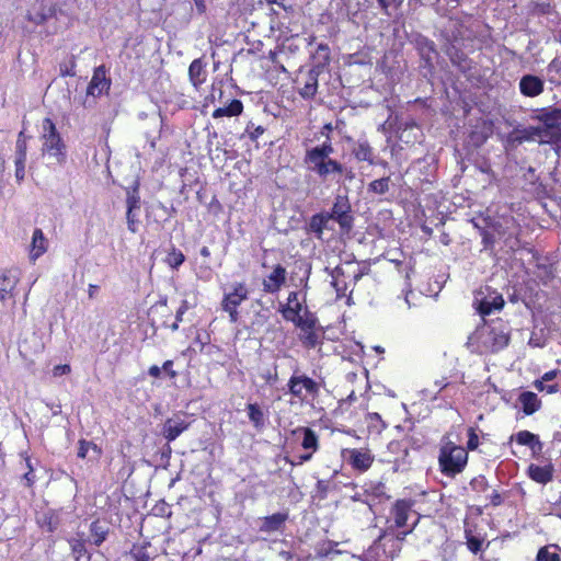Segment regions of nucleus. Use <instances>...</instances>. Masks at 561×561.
<instances>
[{
	"mask_svg": "<svg viewBox=\"0 0 561 561\" xmlns=\"http://www.w3.org/2000/svg\"><path fill=\"white\" fill-rule=\"evenodd\" d=\"M507 327L500 321L483 323L468 337L467 346L479 354L495 353L507 346Z\"/></svg>",
	"mask_w": 561,
	"mask_h": 561,
	"instance_id": "nucleus-1",
	"label": "nucleus"
},
{
	"mask_svg": "<svg viewBox=\"0 0 561 561\" xmlns=\"http://www.w3.org/2000/svg\"><path fill=\"white\" fill-rule=\"evenodd\" d=\"M334 148L330 140L312 147L306 151L304 162L308 170L314 172L320 179H334L336 174H343L345 168L336 160L331 159Z\"/></svg>",
	"mask_w": 561,
	"mask_h": 561,
	"instance_id": "nucleus-2",
	"label": "nucleus"
},
{
	"mask_svg": "<svg viewBox=\"0 0 561 561\" xmlns=\"http://www.w3.org/2000/svg\"><path fill=\"white\" fill-rule=\"evenodd\" d=\"M468 462V453L453 442L445 443L439 450L438 463L442 473L447 477H455L463 471Z\"/></svg>",
	"mask_w": 561,
	"mask_h": 561,
	"instance_id": "nucleus-3",
	"label": "nucleus"
},
{
	"mask_svg": "<svg viewBox=\"0 0 561 561\" xmlns=\"http://www.w3.org/2000/svg\"><path fill=\"white\" fill-rule=\"evenodd\" d=\"M42 129L43 153L54 159L57 164H64L67 159L66 146L54 122L48 117L45 118L42 124Z\"/></svg>",
	"mask_w": 561,
	"mask_h": 561,
	"instance_id": "nucleus-4",
	"label": "nucleus"
},
{
	"mask_svg": "<svg viewBox=\"0 0 561 561\" xmlns=\"http://www.w3.org/2000/svg\"><path fill=\"white\" fill-rule=\"evenodd\" d=\"M250 290L244 282H236L229 286L221 300V309L229 314L231 323L239 320L238 307L249 299Z\"/></svg>",
	"mask_w": 561,
	"mask_h": 561,
	"instance_id": "nucleus-5",
	"label": "nucleus"
},
{
	"mask_svg": "<svg viewBox=\"0 0 561 561\" xmlns=\"http://www.w3.org/2000/svg\"><path fill=\"white\" fill-rule=\"evenodd\" d=\"M332 221H336L342 231L348 232L354 225V217L352 215L351 203L345 195H337L334 199L333 206L328 211Z\"/></svg>",
	"mask_w": 561,
	"mask_h": 561,
	"instance_id": "nucleus-6",
	"label": "nucleus"
},
{
	"mask_svg": "<svg viewBox=\"0 0 561 561\" xmlns=\"http://www.w3.org/2000/svg\"><path fill=\"white\" fill-rule=\"evenodd\" d=\"M288 392L294 397L304 401L306 399V394H310L311 397H317L320 391L319 383L312 378L306 375H296L294 374L288 382Z\"/></svg>",
	"mask_w": 561,
	"mask_h": 561,
	"instance_id": "nucleus-7",
	"label": "nucleus"
},
{
	"mask_svg": "<svg viewBox=\"0 0 561 561\" xmlns=\"http://www.w3.org/2000/svg\"><path fill=\"white\" fill-rule=\"evenodd\" d=\"M287 271L280 264L273 267V271L263 279V290L267 294H276L286 282Z\"/></svg>",
	"mask_w": 561,
	"mask_h": 561,
	"instance_id": "nucleus-8",
	"label": "nucleus"
},
{
	"mask_svg": "<svg viewBox=\"0 0 561 561\" xmlns=\"http://www.w3.org/2000/svg\"><path fill=\"white\" fill-rule=\"evenodd\" d=\"M20 280V272L11 268L0 274V300L5 301L13 298V290Z\"/></svg>",
	"mask_w": 561,
	"mask_h": 561,
	"instance_id": "nucleus-9",
	"label": "nucleus"
},
{
	"mask_svg": "<svg viewBox=\"0 0 561 561\" xmlns=\"http://www.w3.org/2000/svg\"><path fill=\"white\" fill-rule=\"evenodd\" d=\"M190 426V422L182 419L180 415H174L168 419L162 428V435L168 442H173Z\"/></svg>",
	"mask_w": 561,
	"mask_h": 561,
	"instance_id": "nucleus-10",
	"label": "nucleus"
},
{
	"mask_svg": "<svg viewBox=\"0 0 561 561\" xmlns=\"http://www.w3.org/2000/svg\"><path fill=\"white\" fill-rule=\"evenodd\" d=\"M332 219L328 211L313 215L308 224V230L313 233L318 239H322L324 230H333L331 226Z\"/></svg>",
	"mask_w": 561,
	"mask_h": 561,
	"instance_id": "nucleus-11",
	"label": "nucleus"
},
{
	"mask_svg": "<svg viewBox=\"0 0 561 561\" xmlns=\"http://www.w3.org/2000/svg\"><path fill=\"white\" fill-rule=\"evenodd\" d=\"M111 80L106 78L105 72H93V77L87 88V96H100L110 89Z\"/></svg>",
	"mask_w": 561,
	"mask_h": 561,
	"instance_id": "nucleus-12",
	"label": "nucleus"
},
{
	"mask_svg": "<svg viewBox=\"0 0 561 561\" xmlns=\"http://www.w3.org/2000/svg\"><path fill=\"white\" fill-rule=\"evenodd\" d=\"M519 89L526 96H537L543 90V81L537 76L526 75L520 79Z\"/></svg>",
	"mask_w": 561,
	"mask_h": 561,
	"instance_id": "nucleus-13",
	"label": "nucleus"
},
{
	"mask_svg": "<svg viewBox=\"0 0 561 561\" xmlns=\"http://www.w3.org/2000/svg\"><path fill=\"white\" fill-rule=\"evenodd\" d=\"M350 462L353 468L366 471L371 467L374 456L368 450L354 448L350 450Z\"/></svg>",
	"mask_w": 561,
	"mask_h": 561,
	"instance_id": "nucleus-14",
	"label": "nucleus"
},
{
	"mask_svg": "<svg viewBox=\"0 0 561 561\" xmlns=\"http://www.w3.org/2000/svg\"><path fill=\"white\" fill-rule=\"evenodd\" d=\"M419 53H420L421 59L423 60L421 68L431 70L436 67L438 54L435 50L434 44L432 42H428V41L420 42L419 43Z\"/></svg>",
	"mask_w": 561,
	"mask_h": 561,
	"instance_id": "nucleus-15",
	"label": "nucleus"
},
{
	"mask_svg": "<svg viewBox=\"0 0 561 561\" xmlns=\"http://www.w3.org/2000/svg\"><path fill=\"white\" fill-rule=\"evenodd\" d=\"M476 301L478 304L477 309L482 317L489 316L493 311L502 309L504 306L503 297L495 293L480 300L477 299Z\"/></svg>",
	"mask_w": 561,
	"mask_h": 561,
	"instance_id": "nucleus-16",
	"label": "nucleus"
},
{
	"mask_svg": "<svg viewBox=\"0 0 561 561\" xmlns=\"http://www.w3.org/2000/svg\"><path fill=\"white\" fill-rule=\"evenodd\" d=\"M288 519V513L278 512L266 516L262 519L260 530L263 533H274L283 528L286 520Z\"/></svg>",
	"mask_w": 561,
	"mask_h": 561,
	"instance_id": "nucleus-17",
	"label": "nucleus"
},
{
	"mask_svg": "<svg viewBox=\"0 0 561 561\" xmlns=\"http://www.w3.org/2000/svg\"><path fill=\"white\" fill-rule=\"evenodd\" d=\"M47 244L48 241L45 238L42 229L36 228L32 236L30 259L32 261H36L39 256H42L47 251Z\"/></svg>",
	"mask_w": 561,
	"mask_h": 561,
	"instance_id": "nucleus-18",
	"label": "nucleus"
},
{
	"mask_svg": "<svg viewBox=\"0 0 561 561\" xmlns=\"http://www.w3.org/2000/svg\"><path fill=\"white\" fill-rule=\"evenodd\" d=\"M528 474L537 483L547 484L553 478V466L549 463L540 467L531 463L528 467Z\"/></svg>",
	"mask_w": 561,
	"mask_h": 561,
	"instance_id": "nucleus-19",
	"label": "nucleus"
},
{
	"mask_svg": "<svg viewBox=\"0 0 561 561\" xmlns=\"http://www.w3.org/2000/svg\"><path fill=\"white\" fill-rule=\"evenodd\" d=\"M518 401L523 407L525 414L530 415L540 409L541 402L537 394L531 391L522 392L518 397Z\"/></svg>",
	"mask_w": 561,
	"mask_h": 561,
	"instance_id": "nucleus-20",
	"label": "nucleus"
},
{
	"mask_svg": "<svg viewBox=\"0 0 561 561\" xmlns=\"http://www.w3.org/2000/svg\"><path fill=\"white\" fill-rule=\"evenodd\" d=\"M394 523L399 528L408 526V519L411 514V506L405 501H398L393 508Z\"/></svg>",
	"mask_w": 561,
	"mask_h": 561,
	"instance_id": "nucleus-21",
	"label": "nucleus"
},
{
	"mask_svg": "<svg viewBox=\"0 0 561 561\" xmlns=\"http://www.w3.org/2000/svg\"><path fill=\"white\" fill-rule=\"evenodd\" d=\"M243 111V104L240 100H232L229 105L218 107L213 112L214 118H220L224 116L232 117L238 116Z\"/></svg>",
	"mask_w": 561,
	"mask_h": 561,
	"instance_id": "nucleus-22",
	"label": "nucleus"
},
{
	"mask_svg": "<svg viewBox=\"0 0 561 561\" xmlns=\"http://www.w3.org/2000/svg\"><path fill=\"white\" fill-rule=\"evenodd\" d=\"M516 442L519 445L529 446L534 451H540L542 449V444L538 436L528 431L518 432L516 434Z\"/></svg>",
	"mask_w": 561,
	"mask_h": 561,
	"instance_id": "nucleus-23",
	"label": "nucleus"
},
{
	"mask_svg": "<svg viewBox=\"0 0 561 561\" xmlns=\"http://www.w3.org/2000/svg\"><path fill=\"white\" fill-rule=\"evenodd\" d=\"M42 3L38 5V8L36 5H34L30 11H28V20L36 23V24H41V23H44L47 19L51 18L54 15V10L51 7H48V8H42Z\"/></svg>",
	"mask_w": 561,
	"mask_h": 561,
	"instance_id": "nucleus-24",
	"label": "nucleus"
},
{
	"mask_svg": "<svg viewBox=\"0 0 561 561\" xmlns=\"http://www.w3.org/2000/svg\"><path fill=\"white\" fill-rule=\"evenodd\" d=\"M301 431L304 433V438L301 442L302 448L306 450H309V453L313 454L314 451H317V449L319 447L318 436L309 427H302Z\"/></svg>",
	"mask_w": 561,
	"mask_h": 561,
	"instance_id": "nucleus-25",
	"label": "nucleus"
},
{
	"mask_svg": "<svg viewBox=\"0 0 561 561\" xmlns=\"http://www.w3.org/2000/svg\"><path fill=\"white\" fill-rule=\"evenodd\" d=\"M20 456L23 458L25 468L27 469V471L23 474L22 480L25 486L32 488L36 482V476L34 473L35 466L26 453H21Z\"/></svg>",
	"mask_w": 561,
	"mask_h": 561,
	"instance_id": "nucleus-26",
	"label": "nucleus"
},
{
	"mask_svg": "<svg viewBox=\"0 0 561 561\" xmlns=\"http://www.w3.org/2000/svg\"><path fill=\"white\" fill-rule=\"evenodd\" d=\"M353 153L358 161L373 163V149L366 141H359L355 145Z\"/></svg>",
	"mask_w": 561,
	"mask_h": 561,
	"instance_id": "nucleus-27",
	"label": "nucleus"
},
{
	"mask_svg": "<svg viewBox=\"0 0 561 561\" xmlns=\"http://www.w3.org/2000/svg\"><path fill=\"white\" fill-rule=\"evenodd\" d=\"M300 341L305 347L314 348L320 343V335L316 331V328L300 329Z\"/></svg>",
	"mask_w": 561,
	"mask_h": 561,
	"instance_id": "nucleus-28",
	"label": "nucleus"
},
{
	"mask_svg": "<svg viewBox=\"0 0 561 561\" xmlns=\"http://www.w3.org/2000/svg\"><path fill=\"white\" fill-rule=\"evenodd\" d=\"M247 411L249 420L256 428H260L264 425V413L256 403H249L247 405Z\"/></svg>",
	"mask_w": 561,
	"mask_h": 561,
	"instance_id": "nucleus-29",
	"label": "nucleus"
},
{
	"mask_svg": "<svg viewBox=\"0 0 561 561\" xmlns=\"http://www.w3.org/2000/svg\"><path fill=\"white\" fill-rule=\"evenodd\" d=\"M90 531L93 543L100 546L106 539L108 530L99 522H93L90 526Z\"/></svg>",
	"mask_w": 561,
	"mask_h": 561,
	"instance_id": "nucleus-30",
	"label": "nucleus"
},
{
	"mask_svg": "<svg viewBox=\"0 0 561 561\" xmlns=\"http://www.w3.org/2000/svg\"><path fill=\"white\" fill-rule=\"evenodd\" d=\"M329 48L320 45L313 55L314 66L312 70H321L329 61Z\"/></svg>",
	"mask_w": 561,
	"mask_h": 561,
	"instance_id": "nucleus-31",
	"label": "nucleus"
},
{
	"mask_svg": "<svg viewBox=\"0 0 561 561\" xmlns=\"http://www.w3.org/2000/svg\"><path fill=\"white\" fill-rule=\"evenodd\" d=\"M537 561H560V554L556 546H547L539 549Z\"/></svg>",
	"mask_w": 561,
	"mask_h": 561,
	"instance_id": "nucleus-32",
	"label": "nucleus"
},
{
	"mask_svg": "<svg viewBox=\"0 0 561 561\" xmlns=\"http://www.w3.org/2000/svg\"><path fill=\"white\" fill-rule=\"evenodd\" d=\"M318 323V318L314 313L310 312L308 309H305L304 314H300V320L297 322L296 327L299 329H312L316 328Z\"/></svg>",
	"mask_w": 561,
	"mask_h": 561,
	"instance_id": "nucleus-33",
	"label": "nucleus"
},
{
	"mask_svg": "<svg viewBox=\"0 0 561 561\" xmlns=\"http://www.w3.org/2000/svg\"><path fill=\"white\" fill-rule=\"evenodd\" d=\"M541 119L550 128L561 125V108H554L543 113Z\"/></svg>",
	"mask_w": 561,
	"mask_h": 561,
	"instance_id": "nucleus-34",
	"label": "nucleus"
},
{
	"mask_svg": "<svg viewBox=\"0 0 561 561\" xmlns=\"http://www.w3.org/2000/svg\"><path fill=\"white\" fill-rule=\"evenodd\" d=\"M90 450L94 453L95 457L101 453L100 448L94 443L81 439L79 442L78 457L82 459L87 458Z\"/></svg>",
	"mask_w": 561,
	"mask_h": 561,
	"instance_id": "nucleus-35",
	"label": "nucleus"
},
{
	"mask_svg": "<svg viewBox=\"0 0 561 561\" xmlns=\"http://www.w3.org/2000/svg\"><path fill=\"white\" fill-rule=\"evenodd\" d=\"M389 182H390L389 178H381V179L375 180L369 184L368 191L373 192L375 194L382 195L389 191Z\"/></svg>",
	"mask_w": 561,
	"mask_h": 561,
	"instance_id": "nucleus-36",
	"label": "nucleus"
},
{
	"mask_svg": "<svg viewBox=\"0 0 561 561\" xmlns=\"http://www.w3.org/2000/svg\"><path fill=\"white\" fill-rule=\"evenodd\" d=\"M368 428L376 433H381L386 428L385 422L381 420L378 413H369L367 415Z\"/></svg>",
	"mask_w": 561,
	"mask_h": 561,
	"instance_id": "nucleus-37",
	"label": "nucleus"
},
{
	"mask_svg": "<svg viewBox=\"0 0 561 561\" xmlns=\"http://www.w3.org/2000/svg\"><path fill=\"white\" fill-rule=\"evenodd\" d=\"M308 79L305 83V87L301 89L300 94L304 98H311L314 95L317 91V78L313 75V72H308Z\"/></svg>",
	"mask_w": 561,
	"mask_h": 561,
	"instance_id": "nucleus-38",
	"label": "nucleus"
},
{
	"mask_svg": "<svg viewBox=\"0 0 561 561\" xmlns=\"http://www.w3.org/2000/svg\"><path fill=\"white\" fill-rule=\"evenodd\" d=\"M185 256L181 251L172 249V251L169 252L165 262L168 263L169 266L178 268L180 265L183 264Z\"/></svg>",
	"mask_w": 561,
	"mask_h": 561,
	"instance_id": "nucleus-39",
	"label": "nucleus"
},
{
	"mask_svg": "<svg viewBox=\"0 0 561 561\" xmlns=\"http://www.w3.org/2000/svg\"><path fill=\"white\" fill-rule=\"evenodd\" d=\"M130 558L134 561H150V554L146 546H134L130 550Z\"/></svg>",
	"mask_w": 561,
	"mask_h": 561,
	"instance_id": "nucleus-40",
	"label": "nucleus"
},
{
	"mask_svg": "<svg viewBox=\"0 0 561 561\" xmlns=\"http://www.w3.org/2000/svg\"><path fill=\"white\" fill-rule=\"evenodd\" d=\"M27 144L23 131H20L15 144V158H26Z\"/></svg>",
	"mask_w": 561,
	"mask_h": 561,
	"instance_id": "nucleus-41",
	"label": "nucleus"
},
{
	"mask_svg": "<svg viewBox=\"0 0 561 561\" xmlns=\"http://www.w3.org/2000/svg\"><path fill=\"white\" fill-rule=\"evenodd\" d=\"M25 163L26 158H14L15 179L18 183H21L25 178Z\"/></svg>",
	"mask_w": 561,
	"mask_h": 561,
	"instance_id": "nucleus-42",
	"label": "nucleus"
},
{
	"mask_svg": "<svg viewBox=\"0 0 561 561\" xmlns=\"http://www.w3.org/2000/svg\"><path fill=\"white\" fill-rule=\"evenodd\" d=\"M280 312L283 317L287 320L293 322L295 325L300 320V313L293 309L290 306L286 305L280 309Z\"/></svg>",
	"mask_w": 561,
	"mask_h": 561,
	"instance_id": "nucleus-43",
	"label": "nucleus"
},
{
	"mask_svg": "<svg viewBox=\"0 0 561 561\" xmlns=\"http://www.w3.org/2000/svg\"><path fill=\"white\" fill-rule=\"evenodd\" d=\"M127 226L130 232L135 233L138 230L139 219L136 210L127 209L126 214Z\"/></svg>",
	"mask_w": 561,
	"mask_h": 561,
	"instance_id": "nucleus-44",
	"label": "nucleus"
},
{
	"mask_svg": "<svg viewBox=\"0 0 561 561\" xmlns=\"http://www.w3.org/2000/svg\"><path fill=\"white\" fill-rule=\"evenodd\" d=\"M470 486L474 491L483 492L488 489L489 485H488V481H486L485 477L479 476L471 480Z\"/></svg>",
	"mask_w": 561,
	"mask_h": 561,
	"instance_id": "nucleus-45",
	"label": "nucleus"
},
{
	"mask_svg": "<svg viewBox=\"0 0 561 561\" xmlns=\"http://www.w3.org/2000/svg\"><path fill=\"white\" fill-rule=\"evenodd\" d=\"M126 204H127V209H131V210L140 209V197L138 196L136 191H134L133 193L128 192Z\"/></svg>",
	"mask_w": 561,
	"mask_h": 561,
	"instance_id": "nucleus-46",
	"label": "nucleus"
},
{
	"mask_svg": "<svg viewBox=\"0 0 561 561\" xmlns=\"http://www.w3.org/2000/svg\"><path fill=\"white\" fill-rule=\"evenodd\" d=\"M287 305L290 306L296 311H298L299 313L302 311V302L299 301L297 291L289 293L287 298Z\"/></svg>",
	"mask_w": 561,
	"mask_h": 561,
	"instance_id": "nucleus-47",
	"label": "nucleus"
},
{
	"mask_svg": "<svg viewBox=\"0 0 561 561\" xmlns=\"http://www.w3.org/2000/svg\"><path fill=\"white\" fill-rule=\"evenodd\" d=\"M527 139H528V137L524 133L514 131L508 136L507 142L512 144V145H520Z\"/></svg>",
	"mask_w": 561,
	"mask_h": 561,
	"instance_id": "nucleus-48",
	"label": "nucleus"
},
{
	"mask_svg": "<svg viewBox=\"0 0 561 561\" xmlns=\"http://www.w3.org/2000/svg\"><path fill=\"white\" fill-rule=\"evenodd\" d=\"M535 388L539 391H547L548 393H554L558 391L557 385H545V381L542 380H536L534 383Z\"/></svg>",
	"mask_w": 561,
	"mask_h": 561,
	"instance_id": "nucleus-49",
	"label": "nucleus"
},
{
	"mask_svg": "<svg viewBox=\"0 0 561 561\" xmlns=\"http://www.w3.org/2000/svg\"><path fill=\"white\" fill-rule=\"evenodd\" d=\"M350 66H354V65H360V66H365V65H371L370 60H365V56L363 54H354L350 57V62H348Z\"/></svg>",
	"mask_w": 561,
	"mask_h": 561,
	"instance_id": "nucleus-50",
	"label": "nucleus"
},
{
	"mask_svg": "<svg viewBox=\"0 0 561 561\" xmlns=\"http://www.w3.org/2000/svg\"><path fill=\"white\" fill-rule=\"evenodd\" d=\"M467 545L471 552L477 553L481 549L482 541L477 537H469Z\"/></svg>",
	"mask_w": 561,
	"mask_h": 561,
	"instance_id": "nucleus-51",
	"label": "nucleus"
},
{
	"mask_svg": "<svg viewBox=\"0 0 561 561\" xmlns=\"http://www.w3.org/2000/svg\"><path fill=\"white\" fill-rule=\"evenodd\" d=\"M468 449L473 450L479 446V436L476 434V432L470 428L469 430V437L467 443Z\"/></svg>",
	"mask_w": 561,
	"mask_h": 561,
	"instance_id": "nucleus-52",
	"label": "nucleus"
},
{
	"mask_svg": "<svg viewBox=\"0 0 561 561\" xmlns=\"http://www.w3.org/2000/svg\"><path fill=\"white\" fill-rule=\"evenodd\" d=\"M331 285L334 287V289L337 293V296H342L345 294L346 290V283L342 280L341 278L332 279Z\"/></svg>",
	"mask_w": 561,
	"mask_h": 561,
	"instance_id": "nucleus-53",
	"label": "nucleus"
},
{
	"mask_svg": "<svg viewBox=\"0 0 561 561\" xmlns=\"http://www.w3.org/2000/svg\"><path fill=\"white\" fill-rule=\"evenodd\" d=\"M205 73L206 72H188L190 80L194 84V87H198L201 83L205 81Z\"/></svg>",
	"mask_w": 561,
	"mask_h": 561,
	"instance_id": "nucleus-54",
	"label": "nucleus"
},
{
	"mask_svg": "<svg viewBox=\"0 0 561 561\" xmlns=\"http://www.w3.org/2000/svg\"><path fill=\"white\" fill-rule=\"evenodd\" d=\"M552 145L554 146V149L557 153H561V130H554L551 135Z\"/></svg>",
	"mask_w": 561,
	"mask_h": 561,
	"instance_id": "nucleus-55",
	"label": "nucleus"
},
{
	"mask_svg": "<svg viewBox=\"0 0 561 561\" xmlns=\"http://www.w3.org/2000/svg\"><path fill=\"white\" fill-rule=\"evenodd\" d=\"M311 458H312V454L306 453V454L299 455L296 458V460H287V461L293 466H299V465H302L304 462L309 461Z\"/></svg>",
	"mask_w": 561,
	"mask_h": 561,
	"instance_id": "nucleus-56",
	"label": "nucleus"
},
{
	"mask_svg": "<svg viewBox=\"0 0 561 561\" xmlns=\"http://www.w3.org/2000/svg\"><path fill=\"white\" fill-rule=\"evenodd\" d=\"M70 366L65 364V365H57L54 367V376H61V375H67L70 373Z\"/></svg>",
	"mask_w": 561,
	"mask_h": 561,
	"instance_id": "nucleus-57",
	"label": "nucleus"
},
{
	"mask_svg": "<svg viewBox=\"0 0 561 561\" xmlns=\"http://www.w3.org/2000/svg\"><path fill=\"white\" fill-rule=\"evenodd\" d=\"M71 548H72V551L75 553H77L78 556H81L85 551L84 543L80 540H73L71 542Z\"/></svg>",
	"mask_w": 561,
	"mask_h": 561,
	"instance_id": "nucleus-58",
	"label": "nucleus"
},
{
	"mask_svg": "<svg viewBox=\"0 0 561 561\" xmlns=\"http://www.w3.org/2000/svg\"><path fill=\"white\" fill-rule=\"evenodd\" d=\"M489 497H490V502L493 506H499L503 502L502 495L496 490H493V492L491 493V495Z\"/></svg>",
	"mask_w": 561,
	"mask_h": 561,
	"instance_id": "nucleus-59",
	"label": "nucleus"
},
{
	"mask_svg": "<svg viewBox=\"0 0 561 561\" xmlns=\"http://www.w3.org/2000/svg\"><path fill=\"white\" fill-rule=\"evenodd\" d=\"M154 511H156V514L157 515H168L170 516L171 515V511H170V507L165 504V503H162L160 505H157L154 507Z\"/></svg>",
	"mask_w": 561,
	"mask_h": 561,
	"instance_id": "nucleus-60",
	"label": "nucleus"
},
{
	"mask_svg": "<svg viewBox=\"0 0 561 561\" xmlns=\"http://www.w3.org/2000/svg\"><path fill=\"white\" fill-rule=\"evenodd\" d=\"M173 362L167 360L164 362L161 369H163L171 378H174L176 376V371L172 369Z\"/></svg>",
	"mask_w": 561,
	"mask_h": 561,
	"instance_id": "nucleus-61",
	"label": "nucleus"
},
{
	"mask_svg": "<svg viewBox=\"0 0 561 561\" xmlns=\"http://www.w3.org/2000/svg\"><path fill=\"white\" fill-rule=\"evenodd\" d=\"M187 310V302L186 301H182V305L181 307L178 309L176 311V316H175V321H182V317L183 314L186 312Z\"/></svg>",
	"mask_w": 561,
	"mask_h": 561,
	"instance_id": "nucleus-62",
	"label": "nucleus"
},
{
	"mask_svg": "<svg viewBox=\"0 0 561 561\" xmlns=\"http://www.w3.org/2000/svg\"><path fill=\"white\" fill-rule=\"evenodd\" d=\"M345 275V271L343 267L341 266H336L334 270H332L331 272V277L332 279H337V278H341Z\"/></svg>",
	"mask_w": 561,
	"mask_h": 561,
	"instance_id": "nucleus-63",
	"label": "nucleus"
},
{
	"mask_svg": "<svg viewBox=\"0 0 561 561\" xmlns=\"http://www.w3.org/2000/svg\"><path fill=\"white\" fill-rule=\"evenodd\" d=\"M380 8L387 13L388 8L397 3V0H377Z\"/></svg>",
	"mask_w": 561,
	"mask_h": 561,
	"instance_id": "nucleus-64",
	"label": "nucleus"
}]
</instances>
